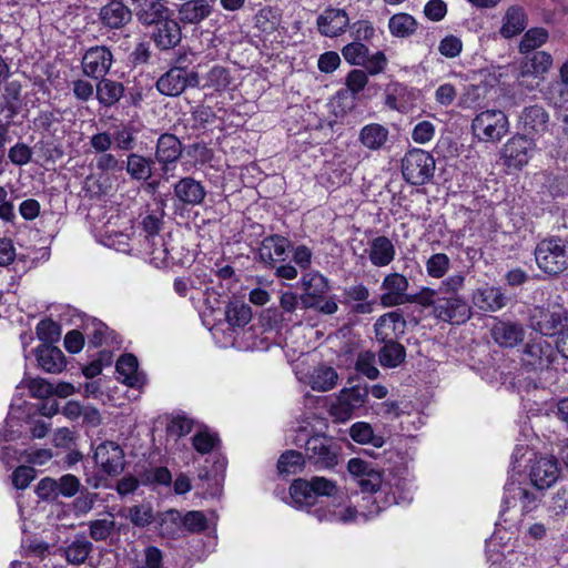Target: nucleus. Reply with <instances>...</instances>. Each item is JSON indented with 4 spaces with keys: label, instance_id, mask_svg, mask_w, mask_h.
Returning <instances> with one entry per match:
<instances>
[{
    "label": "nucleus",
    "instance_id": "0e129e2a",
    "mask_svg": "<svg viewBox=\"0 0 568 568\" xmlns=\"http://www.w3.org/2000/svg\"><path fill=\"white\" fill-rule=\"evenodd\" d=\"M114 519H95L89 523L90 537L95 541L106 540L115 530Z\"/></svg>",
    "mask_w": 568,
    "mask_h": 568
},
{
    "label": "nucleus",
    "instance_id": "a878e982",
    "mask_svg": "<svg viewBox=\"0 0 568 568\" xmlns=\"http://www.w3.org/2000/svg\"><path fill=\"white\" fill-rule=\"evenodd\" d=\"M214 10L213 0H186L178 7V19L184 24H200Z\"/></svg>",
    "mask_w": 568,
    "mask_h": 568
},
{
    "label": "nucleus",
    "instance_id": "6e6552de",
    "mask_svg": "<svg viewBox=\"0 0 568 568\" xmlns=\"http://www.w3.org/2000/svg\"><path fill=\"white\" fill-rule=\"evenodd\" d=\"M557 358V347L540 337L529 339L520 354L521 366L532 373L550 369Z\"/></svg>",
    "mask_w": 568,
    "mask_h": 568
},
{
    "label": "nucleus",
    "instance_id": "72a5a7b5",
    "mask_svg": "<svg viewBox=\"0 0 568 568\" xmlns=\"http://www.w3.org/2000/svg\"><path fill=\"white\" fill-rule=\"evenodd\" d=\"M124 94V87L121 82L102 78L97 83L95 98L99 103L110 108L118 103Z\"/></svg>",
    "mask_w": 568,
    "mask_h": 568
},
{
    "label": "nucleus",
    "instance_id": "c03bdc74",
    "mask_svg": "<svg viewBox=\"0 0 568 568\" xmlns=\"http://www.w3.org/2000/svg\"><path fill=\"white\" fill-rule=\"evenodd\" d=\"M291 497L300 507H314L317 505V498L313 493L310 481L306 479H295L290 488Z\"/></svg>",
    "mask_w": 568,
    "mask_h": 568
},
{
    "label": "nucleus",
    "instance_id": "37998d69",
    "mask_svg": "<svg viewBox=\"0 0 568 568\" xmlns=\"http://www.w3.org/2000/svg\"><path fill=\"white\" fill-rule=\"evenodd\" d=\"M166 518L173 523L181 521L190 532L203 531L207 526L206 517L199 510L187 511L182 517L178 510L172 509L166 513Z\"/></svg>",
    "mask_w": 568,
    "mask_h": 568
},
{
    "label": "nucleus",
    "instance_id": "e433bc0d",
    "mask_svg": "<svg viewBox=\"0 0 568 568\" xmlns=\"http://www.w3.org/2000/svg\"><path fill=\"white\" fill-rule=\"evenodd\" d=\"M92 548V542L84 535H77L71 544L60 550L69 564L81 565L87 560Z\"/></svg>",
    "mask_w": 568,
    "mask_h": 568
},
{
    "label": "nucleus",
    "instance_id": "20e7f679",
    "mask_svg": "<svg viewBox=\"0 0 568 568\" xmlns=\"http://www.w3.org/2000/svg\"><path fill=\"white\" fill-rule=\"evenodd\" d=\"M534 254L538 268L550 277H558L568 268V245L561 237L541 240Z\"/></svg>",
    "mask_w": 568,
    "mask_h": 568
},
{
    "label": "nucleus",
    "instance_id": "f03ea898",
    "mask_svg": "<svg viewBox=\"0 0 568 568\" xmlns=\"http://www.w3.org/2000/svg\"><path fill=\"white\" fill-rule=\"evenodd\" d=\"M200 87V74L196 65L186 53L175 57L170 69L160 75L155 88L162 95L180 97L186 89Z\"/></svg>",
    "mask_w": 568,
    "mask_h": 568
},
{
    "label": "nucleus",
    "instance_id": "393cba45",
    "mask_svg": "<svg viewBox=\"0 0 568 568\" xmlns=\"http://www.w3.org/2000/svg\"><path fill=\"white\" fill-rule=\"evenodd\" d=\"M491 337L501 347L513 348L525 338V328L518 322L498 321L491 329Z\"/></svg>",
    "mask_w": 568,
    "mask_h": 568
},
{
    "label": "nucleus",
    "instance_id": "4d7b16f0",
    "mask_svg": "<svg viewBox=\"0 0 568 568\" xmlns=\"http://www.w3.org/2000/svg\"><path fill=\"white\" fill-rule=\"evenodd\" d=\"M126 518L133 526L144 528L154 520L153 509L150 504L134 505L128 508Z\"/></svg>",
    "mask_w": 568,
    "mask_h": 568
},
{
    "label": "nucleus",
    "instance_id": "7ed1b4c3",
    "mask_svg": "<svg viewBox=\"0 0 568 568\" xmlns=\"http://www.w3.org/2000/svg\"><path fill=\"white\" fill-rule=\"evenodd\" d=\"M293 443L304 447L307 463L316 469H331L338 463L339 447L332 437L323 434L310 436L306 428L300 427Z\"/></svg>",
    "mask_w": 568,
    "mask_h": 568
},
{
    "label": "nucleus",
    "instance_id": "864d4df0",
    "mask_svg": "<svg viewBox=\"0 0 568 568\" xmlns=\"http://www.w3.org/2000/svg\"><path fill=\"white\" fill-rule=\"evenodd\" d=\"M112 143L121 151H131L135 145L134 130L131 125H114L111 132Z\"/></svg>",
    "mask_w": 568,
    "mask_h": 568
},
{
    "label": "nucleus",
    "instance_id": "e2e57ef3",
    "mask_svg": "<svg viewBox=\"0 0 568 568\" xmlns=\"http://www.w3.org/2000/svg\"><path fill=\"white\" fill-rule=\"evenodd\" d=\"M206 85L215 91H223L231 84V74L229 69L222 65H214L206 74Z\"/></svg>",
    "mask_w": 568,
    "mask_h": 568
},
{
    "label": "nucleus",
    "instance_id": "a19ab883",
    "mask_svg": "<svg viewBox=\"0 0 568 568\" xmlns=\"http://www.w3.org/2000/svg\"><path fill=\"white\" fill-rule=\"evenodd\" d=\"M382 343L384 346L378 352V359L382 366L394 368L405 361L406 349L400 343L395 339Z\"/></svg>",
    "mask_w": 568,
    "mask_h": 568
},
{
    "label": "nucleus",
    "instance_id": "58836bf2",
    "mask_svg": "<svg viewBox=\"0 0 568 568\" xmlns=\"http://www.w3.org/2000/svg\"><path fill=\"white\" fill-rule=\"evenodd\" d=\"M225 317L232 327H244L252 320V308L243 301L233 300L226 305Z\"/></svg>",
    "mask_w": 568,
    "mask_h": 568
},
{
    "label": "nucleus",
    "instance_id": "8fccbe9b",
    "mask_svg": "<svg viewBox=\"0 0 568 568\" xmlns=\"http://www.w3.org/2000/svg\"><path fill=\"white\" fill-rule=\"evenodd\" d=\"M338 375L333 367L321 366L311 376V387L317 392H327L337 384Z\"/></svg>",
    "mask_w": 568,
    "mask_h": 568
},
{
    "label": "nucleus",
    "instance_id": "3c124183",
    "mask_svg": "<svg viewBox=\"0 0 568 568\" xmlns=\"http://www.w3.org/2000/svg\"><path fill=\"white\" fill-rule=\"evenodd\" d=\"M22 84L18 80L6 82L2 98L4 100L3 109L9 111V119H13L20 110Z\"/></svg>",
    "mask_w": 568,
    "mask_h": 568
},
{
    "label": "nucleus",
    "instance_id": "0eeeda50",
    "mask_svg": "<svg viewBox=\"0 0 568 568\" xmlns=\"http://www.w3.org/2000/svg\"><path fill=\"white\" fill-rule=\"evenodd\" d=\"M435 172V159L422 149H410L402 160V174L410 185L420 186L428 183Z\"/></svg>",
    "mask_w": 568,
    "mask_h": 568
},
{
    "label": "nucleus",
    "instance_id": "a18cd8bd",
    "mask_svg": "<svg viewBox=\"0 0 568 568\" xmlns=\"http://www.w3.org/2000/svg\"><path fill=\"white\" fill-rule=\"evenodd\" d=\"M305 463H307L305 453L286 450L277 460V470L281 475H295L303 470Z\"/></svg>",
    "mask_w": 568,
    "mask_h": 568
},
{
    "label": "nucleus",
    "instance_id": "f257e3e1",
    "mask_svg": "<svg viewBox=\"0 0 568 568\" xmlns=\"http://www.w3.org/2000/svg\"><path fill=\"white\" fill-rule=\"evenodd\" d=\"M465 275L458 272L440 282L437 305L432 311L433 316L437 321L460 325L470 318V306L460 294L465 286Z\"/></svg>",
    "mask_w": 568,
    "mask_h": 568
},
{
    "label": "nucleus",
    "instance_id": "1a4fd4ad",
    "mask_svg": "<svg viewBox=\"0 0 568 568\" xmlns=\"http://www.w3.org/2000/svg\"><path fill=\"white\" fill-rule=\"evenodd\" d=\"M474 135L483 142H499L509 131V121L501 110H485L478 113L473 122Z\"/></svg>",
    "mask_w": 568,
    "mask_h": 568
},
{
    "label": "nucleus",
    "instance_id": "b1692460",
    "mask_svg": "<svg viewBox=\"0 0 568 568\" xmlns=\"http://www.w3.org/2000/svg\"><path fill=\"white\" fill-rule=\"evenodd\" d=\"M152 27H154V30L151 33V39L158 49L162 51L171 50L181 42L182 32L180 24L171 17L154 23Z\"/></svg>",
    "mask_w": 568,
    "mask_h": 568
},
{
    "label": "nucleus",
    "instance_id": "603ef678",
    "mask_svg": "<svg viewBox=\"0 0 568 568\" xmlns=\"http://www.w3.org/2000/svg\"><path fill=\"white\" fill-rule=\"evenodd\" d=\"M549 33L545 28H531L523 36L519 51L524 54L534 52L548 40Z\"/></svg>",
    "mask_w": 568,
    "mask_h": 568
},
{
    "label": "nucleus",
    "instance_id": "423d86ee",
    "mask_svg": "<svg viewBox=\"0 0 568 568\" xmlns=\"http://www.w3.org/2000/svg\"><path fill=\"white\" fill-rule=\"evenodd\" d=\"M567 322V311L558 305L535 306L529 310L528 326L542 336H560Z\"/></svg>",
    "mask_w": 568,
    "mask_h": 568
},
{
    "label": "nucleus",
    "instance_id": "49530a36",
    "mask_svg": "<svg viewBox=\"0 0 568 568\" xmlns=\"http://www.w3.org/2000/svg\"><path fill=\"white\" fill-rule=\"evenodd\" d=\"M407 95V87L398 82L390 83L385 91V105L390 110L406 112L408 109Z\"/></svg>",
    "mask_w": 568,
    "mask_h": 568
},
{
    "label": "nucleus",
    "instance_id": "c9c22d12",
    "mask_svg": "<svg viewBox=\"0 0 568 568\" xmlns=\"http://www.w3.org/2000/svg\"><path fill=\"white\" fill-rule=\"evenodd\" d=\"M520 121L528 132L541 133L548 128L549 115L540 105H530L524 109Z\"/></svg>",
    "mask_w": 568,
    "mask_h": 568
},
{
    "label": "nucleus",
    "instance_id": "a211bd4d",
    "mask_svg": "<svg viewBox=\"0 0 568 568\" xmlns=\"http://www.w3.org/2000/svg\"><path fill=\"white\" fill-rule=\"evenodd\" d=\"M303 294L300 296L302 307L308 310L317 306L328 291L326 277L317 272L306 273L301 278Z\"/></svg>",
    "mask_w": 568,
    "mask_h": 568
},
{
    "label": "nucleus",
    "instance_id": "2eb2a0df",
    "mask_svg": "<svg viewBox=\"0 0 568 568\" xmlns=\"http://www.w3.org/2000/svg\"><path fill=\"white\" fill-rule=\"evenodd\" d=\"M408 286V280L403 274L396 272L387 274L381 285V290L384 291L381 295L382 305L393 307L406 303Z\"/></svg>",
    "mask_w": 568,
    "mask_h": 568
},
{
    "label": "nucleus",
    "instance_id": "ea45409f",
    "mask_svg": "<svg viewBox=\"0 0 568 568\" xmlns=\"http://www.w3.org/2000/svg\"><path fill=\"white\" fill-rule=\"evenodd\" d=\"M416 19L405 12L395 13L388 20V29L392 36L396 38H408L417 30Z\"/></svg>",
    "mask_w": 568,
    "mask_h": 568
},
{
    "label": "nucleus",
    "instance_id": "6ab92c4d",
    "mask_svg": "<svg viewBox=\"0 0 568 568\" xmlns=\"http://www.w3.org/2000/svg\"><path fill=\"white\" fill-rule=\"evenodd\" d=\"M133 11L125 3L108 2L98 12V20L108 30H120L132 21Z\"/></svg>",
    "mask_w": 568,
    "mask_h": 568
},
{
    "label": "nucleus",
    "instance_id": "5701e85b",
    "mask_svg": "<svg viewBox=\"0 0 568 568\" xmlns=\"http://www.w3.org/2000/svg\"><path fill=\"white\" fill-rule=\"evenodd\" d=\"M316 26L322 36L334 38L346 31L349 18L343 9L327 8L317 17Z\"/></svg>",
    "mask_w": 568,
    "mask_h": 568
},
{
    "label": "nucleus",
    "instance_id": "13d9d810",
    "mask_svg": "<svg viewBox=\"0 0 568 568\" xmlns=\"http://www.w3.org/2000/svg\"><path fill=\"white\" fill-rule=\"evenodd\" d=\"M98 501H100L99 494L90 491L88 487L83 486L74 497L72 507L77 515H85L93 509Z\"/></svg>",
    "mask_w": 568,
    "mask_h": 568
},
{
    "label": "nucleus",
    "instance_id": "09e8293b",
    "mask_svg": "<svg viewBox=\"0 0 568 568\" xmlns=\"http://www.w3.org/2000/svg\"><path fill=\"white\" fill-rule=\"evenodd\" d=\"M351 438L358 444H371L374 447H382L385 439L381 435H376L368 423L357 422L349 429Z\"/></svg>",
    "mask_w": 568,
    "mask_h": 568
},
{
    "label": "nucleus",
    "instance_id": "f704fd0d",
    "mask_svg": "<svg viewBox=\"0 0 568 568\" xmlns=\"http://www.w3.org/2000/svg\"><path fill=\"white\" fill-rule=\"evenodd\" d=\"M389 131L379 123H371L359 131V142L369 150H381L387 142Z\"/></svg>",
    "mask_w": 568,
    "mask_h": 568
},
{
    "label": "nucleus",
    "instance_id": "4468645a",
    "mask_svg": "<svg viewBox=\"0 0 568 568\" xmlns=\"http://www.w3.org/2000/svg\"><path fill=\"white\" fill-rule=\"evenodd\" d=\"M534 142L526 135L517 134L509 139L501 149V159L505 165L513 169L525 166L534 151Z\"/></svg>",
    "mask_w": 568,
    "mask_h": 568
},
{
    "label": "nucleus",
    "instance_id": "79ce46f5",
    "mask_svg": "<svg viewBox=\"0 0 568 568\" xmlns=\"http://www.w3.org/2000/svg\"><path fill=\"white\" fill-rule=\"evenodd\" d=\"M531 55H526L523 65V74L540 75L546 73L551 64L552 57L546 51H534Z\"/></svg>",
    "mask_w": 568,
    "mask_h": 568
},
{
    "label": "nucleus",
    "instance_id": "4be33fe9",
    "mask_svg": "<svg viewBox=\"0 0 568 568\" xmlns=\"http://www.w3.org/2000/svg\"><path fill=\"white\" fill-rule=\"evenodd\" d=\"M292 248V242L282 235L266 236L260 245L258 256L263 263L275 267L276 262H283L287 257V251Z\"/></svg>",
    "mask_w": 568,
    "mask_h": 568
},
{
    "label": "nucleus",
    "instance_id": "338daca9",
    "mask_svg": "<svg viewBox=\"0 0 568 568\" xmlns=\"http://www.w3.org/2000/svg\"><path fill=\"white\" fill-rule=\"evenodd\" d=\"M34 493L42 501L55 503L59 499L57 479L52 477H44L40 479Z\"/></svg>",
    "mask_w": 568,
    "mask_h": 568
},
{
    "label": "nucleus",
    "instance_id": "bf43d9fd",
    "mask_svg": "<svg viewBox=\"0 0 568 568\" xmlns=\"http://www.w3.org/2000/svg\"><path fill=\"white\" fill-rule=\"evenodd\" d=\"M369 49L361 41H353L342 49L344 59L352 65H362L367 60Z\"/></svg>",
    "mask_w": 568,
    "mask_h": 568
},
{
    "label": "nucleus",
    "instance_id": "aec40b11",
    "mask_svg": "<svg viewBox=\"0 0 568 568\" xmlns=\"http://www.w3.org/2000/svg\"><path fill=\"white\" fill-rule=\"evenodd\" d=\"M173 194L182 206H196L204 202L206 190L201 181L184 176L173 185Z\"/></svg>",
    "mask_w": 568,
    "mask_h": 568
},
{
    "label": "nucleus",
    "instance_id": "bb28decb",
    "mask_svg": "<svg viewBox=\"0 0 568 568\" xmlns=\"http://www.w3.org/2000/svg\"><path fill=\"white\" fill-rule=\"evenodd\" d=\"M406 321L399 311L386 313L377 318L374 324L375 336L379 342H390L397 338L398 333H404Z\"/></svg>",
    "mask_w": 568,
    "mask_h": 568
},
{
    "label": "nucleus",
    "instance_id": "69168bd1",
    "mask_svg": "<svg viewBox=\"0 0 568 568\" xmlns=\"http://www.w3.org/2000/svg\"><path fill=\"white\" fill-rule=\"evenodd\" d=\"M59 497L73 498L83 488L80 479L73 474H64L57 478Z\"/></svg>",
    "mask_w": 568,
    "mask_h": 568
},
{
    "label": "nucleus",
    "instance_id": "7c9ffc66",
    "mask_svg": "<svg viewBox=\"0 0 568 568\" xmlns=\"http://www.w3.org/2000/svg\"><path fill=\"white\" fill-rule=\"evenodd\" d=\"M36 353L40 367L47 373H60L65 366V357L57 346L42 344Z\"/></svg>",
    "mask_w": 568,
    "mask_h": 568
},
{
    "label": "nucleus",
    "instance_id": "dca6fc26",
    "mask_svg": "<svg viewBox=\"0 0 568 568\" xmlns=\"http://www.w3.org/2000/svg\"><path fill=\"white\" fill-rule=\"evenodd\" d=\"M165 0H131L136 20L143 27H152L172 16V10L164 4Z\"/></svg>",
    "mask_w": 568,
    "mask_h": 568
},
{
    "label": "nucleus",
    "instance_id": "052dcab7",
    "mask_svg": "<svg viewBox=\"0 0 568 568\" xmlns=\"http://www.w3.org/2000/svg\"><path fill=\"white\" fill-rule=\"evenodd\" d=\"M37 336L43 344L52 345L60 339L61 326L50 318L42 320L37 325Z\"/></svg>",
    "mask_w": 568,
    "mask_h": 568
},
{
    "label": "nucleus",
    "instance_id": "412c9836",
    "mask_svg": "<svg viewBox=\"0 0 568 568\" xmlns=\"http://www.w3.org/2000/svg\"><path fill=\"white\" fill-rule=\"evenodd\" d=\"M342 296L341 303L348 307L352 314H371L374 310L375 301L369 300V290L363 283L344 287Z\"/></svg>",
    "mask_w": 568,
    "mask_h": 568
},
{
    "label": "nucleus",
    "instance_id": "c756f323",
    "mask_svg": "<svg viewBox=\"0 0 568 568\" xmlns=\"http://www.w3.org/2000/svg\"><path fill=\"white\" fill-rule=\"evenodd\" d=\"M395 254V246L387 236L381 235L371 242L368 257L374 266L389 265L394 261Z\"/></svg>",
    "mask_w": 568,
    "mask_h": 568
},
{
    "label": "nucleus",
    "instance_id": "9b49d317",
    "mask_svg": "<svg viewBox=\"0 0 568 568\" xmlns=\"http://www.w3.org/2000/svg\"><path fill=\"white\" fill-rule=\"evenodd\" d=\"M113 63V54L105 45H95L89 48L81 61V68L84 75L100 80L105 78Z\"/></svg>",
    "mask_w": 568,
    "mask_h": 568
},
{
    "label": "nucleus",
    "instance_id": "6e6d98bb",
    "mask_svg": "<svg viewBox=\"0 0 568 568\" xmlns=\"http://www.w3.org/2000/svg\"><path fill=\"white\" fill-rule=\"evenodd\" d=\"M427 275L432 278H443L450 268V258L445 253L430 255L426 263Z\"/></svg>",
    "mask_w": 568,
    "mask_h": 568
},
{
    "label": "nucleus",
    "instance_id": "cd10ccee",
    "mask_svg": "<svg viewBox=\"0 0 568 568\" xmlns=\"http://www.w3.org/2000/svg\"><path fill=\"white\" fill-rule=\"evenodd\" d=\"M118 379L132 388H141L146 382L145 375L139 371L138 358L133 354L121 355L116 361Z\"/></svg>",
    "mask_w": 568,
    "mask_h": 568
},
{
    "label": "nucleus",
    "instance_id": "39448f33",
    "mask_svg": "<svg viewBox=\"0 0 568 568\" xmlns=\"http://www.w3.org/2000/svg\"><path fill=\"white\" fill-rule=\"evenodd\" d=\"M542 494L527 485L516 481H509L504 487V497L500 509V518L507 521L506 514L511 509L519 507L521 516H528L537 511L540 507Z\"/></svg>",
    "mask_w": 568,
    "mask_h": 568
},
{
    "label": "nucleus",
    "instance_id": "de8ad7c7",
    "mask_svg": "<svg viewBox=\"0 0 568 568\" xmlns=\"http://www.w3.org/2000/svg\"><path fill=\"white\" fill-rule=\"evenodd\" d=\"M62 111L54 110H40L33 120L34 128L42 133L54 136L57 133V125L62 122Z\"/></svg>",
    "mask_w": 568,
    "mask_h": 568
},
{
    "label": "nucleus",
    "instance_id": "680f3d73",
    "mask_svg": "<svg viewBox=\"0 0 568 568\" xmlns=\"http://www.w3.org/2000/svg\"><path fill=\"white\" fill-rule=\"evenodd\" d=\"M184 151L189 158L194 162V165L203 166L210 163L214 156L212 149L207 146L205 142H194L184 148Z\"/></svg>",
    "mask_w": 568,
    "mask_h": 568
},
{
    "label": "nucleus",
    "instance_id": "5fc2aeb1",
    "mask_svg": "<svg viewBox=\"0 0 568 568\" xmlns=\"http://www.w3.org/2000/svg\"><path fill=\"white\" fill-rule=\"evenodd\" d=\"M278 24H280L278 16L270 7L258 10L254 17L255 28L266 34H271L274 31H276Z\"/></svg>",
    "mask_w": 568,
    "mask_h": 568
},
{
    "label": "nucleus",
    "instance_id": "4c0bfd02",
    "mask_svg": "<svg viewBox=\"0 0 568 568\" xmlns=\"http://www.w3.org/2000/svg\"><path fill=\"white\" fill-rule=\"evenodd\" d=\"M142 247L155 266L168 263L170 258V251L163 236L144 237Z\"/></svg>",
    "mask_w": 568,
    "mask_h": 568
},
{
    "label": "nucleus",
    "instance_id": "2f4dec72",
    "mask_svg": "<svg viewBox=\"0 0 568 568\" xmlns=\"http://www.w3.org/2000/svg\"><path fill=\"white\" fill-rule=\"evenodd\" d=\"M154 163L152 158H145L139 153H130L124 161L123 169L132 180L145 182L152 176Z\"/></svg>",
    "mask_w": 568,
    "mask_h": 568
},
{
    "label": "nucleus",
    "instance_id": "774afa93",
    "mask_svg": "<svg viewBox=\"0 0 568 568\" xmlns=\"http://www.w3.org/2000/svg\"><path fill=\"white\" fill-rule=\"evenodd\" d=\"M463 50V41L460 38L448 34L445 36L438 45V51L442 55L448 59H454L460 54Z\"/></svg>",
    "mask_w": 568,
    "mask_h": 568
},
{
    "label": "nucleus",
    "instance_id": "9d476101",
    "mask_svg": "<svg viewBox=\"0 0 568 568\" xmlns=\"http://www.w3.org/2000/svg\"><path fill=\"white\" fill-rule=\"evenodd\" d=\"M125 455L122 447L112 440L99 444L94 450L95 465L108 476H119L125 467Z\"/></svg>",
    "mask_w": 568,
    "mask_h": 568
},
{
    "label": "nucleus",
    "instance_id": "473e14b6",
    "mask_svg": "<svg viewBox=\"0 0 568 568\" xmlns=\"http://www.w3.org/2000/svg\"><path fill=\"white\" fill-rule=\"evenodd\" d=\"M527 27V16L519 6H511L504 16V23L499 33L505 39H510L521 33Z\"/></svg>",
    "mask_w": 568,
    "mask_h": 568
},
{
    "label": "nucleus",
    "instance_id": "f3484780",
    "mask_svg": "<svg viewBox=\"0 0 568 568\" xmlns=\"http://www.w3.org/2000/svg\"><path fill=\"white\" fill-rule=\"evenodd\" d=\"M560 469L555 457H539L530 466L529 477L534 487L544 490L559 478Z\"/></svg>",
    "mask_w": 568,
    "mask_h": 568
},
{
    "label": "nucleus",
    "instance_id": "c85d7f7f",
    "mask_svg": "<svg viewBox=\"0 0 568 568\" xmlns=\"http://www.w3.org/2000/svg\"><path fill=\"white\" fill-rule=\"evenodd\" d=\"M473 301L484 312H497L507 305L508 297L500 287L485 286L474 293Z\"/></svg>",
    "mask_w": 568,
    "mask_h": 568
},
{
    "label": "nucleus",
    "instance_id": "f8f14e48",
    "mask_svg": "<svg viewBox=\"0 0 568 568\" xmlns=\"http://www.w3.org/2000/svg\"><path fill=\"white\" fill-rule=\"evenodd\" d=\"M184 151L182 142L172 133H163L158 138L154 162L156 161L162 174L169 178V172L175 168Z\"/></svg>",
    "mask_w": 568,
    "mask_h": 568
},
{
    "label": "nucleus",
    "instance_id": "ddd939ff",
    "mask_svg": "<svg viewBox=\"0 0 568 568\" xmlns=\"http://www.w3.org/2000/svg\"><path fill=\"white\" fill-rule=\"evenodd\" d=\"M368 388L356 385L349 389L342 390L336 403L331 407V414L338 420L349 419L355 409L361 408L367 399Z\"/></svg>",
    "mask_w": 568,
    "mask_h": 568
}]
</instances>
